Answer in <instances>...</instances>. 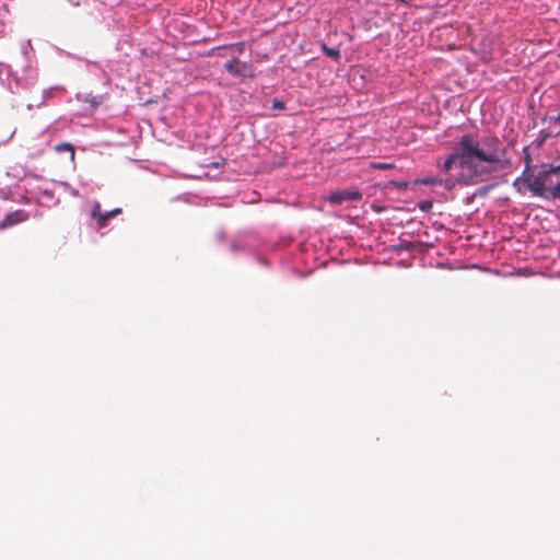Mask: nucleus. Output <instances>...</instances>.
I'll return each mask as SVG.
<instances>
[{
  "mask_svg": "<svg viewBox=\"0 0 560 560\" xmlns=\"http://www.w3.org/2000/svg\"><path fill=\"white\" fill-rule=\"evenodd\" d=\"M91 215L93 219H95L98 222V220L102 215L100 202H97V201L94 202Z\"/></svg>",
  "mask_w": 560,
  "mask_h": 560,
  "instance_id": "f8f14e48",
  "label": "nucleus"
},
{
  "mask_svg": "<svg viewBox=\"0 0 560 560\" xmlns=\"http://www.w3.org/2000/svg\"><path fill=\"white\" fill-rule=\"evenodd\" d=\"M323 50L325 51V54L327 56H329L334 60H338L340 58V51L338 49H336V48H330V47H328V46H326L324 44L323 45Z\"/></svg>",
  "mask_w": 560,
  "mask_h": 560,
  "instance_id": "6e6552de",
  "label": "nucleus"
},
{
  "mask_svg": "<svg viewBox=\"0 0 560 560\" xmlns=\"http://www.w3.org/2000/svg\"><path fill=\"white\" fill-rule=\"evenodd\" d=\"M456 184H462L459 182V176L457 178H446L442 179V186H444L446 189L451 190L455 187Z\"/></svg>",
  "mask_w": 560,
  "mask_h": 560,
  "instance_id": "9d476101",
  "label": "nucleus"
},
{
  "mask_svg": "<svg viewBox=\"0 0 560 560\" xmlns=\"http://www.w3.org/2000/svg\"><path fill=\"white\" fill-rule=\"evenodd\" d=\"M529 175H532V173H530L529 166L527 165V167H525V170H524V172L522 174V177H523L525 183H527V179H528Z\"/></svg>",
  "mask_w": 560,
  "mask_h": 560,
  "instance_id": "2eb2a0df",
  "label": "nucleus"
},
{
  "mask_svg": "<svg viewBox=\"0 0 560 560\" xmlns=\"http://www.w3.org/2000/svg\"><path fill=\"white\" fill-rule=\"evenodd\" d=\"M372 167L377 170H389L393 165L388 163H372Z\"/></svg>",
  "mask_w": 560,
  "mask_h": 560,
  "instance_id": "4468645a",
  "label": "nucleus"
},
{
  "mask_svg": "<svg viewBox=\"0 0 560 560\" xmlns=\"http://www.w3.org/2000/svg\"><path fill=\"white\" fill-rule=\"evenodd\" d=\"M524 160H525L526 166L528 165L530 167L532 158L528 153L525 154Z\"/></svg>",
  "mask_w": 560,
  "mask_h": 560,
  "instance_id": "6ab92c4d",
  "label": "nucleus"
},
{
  "mask_svg": "<svg viewBox=\"0 0 560 560\" xmlns=\"http://www.w3.org/2000/svg\"><path fill=\"white\" fill-rule=\"evenodd\" d=\"M362 199V192L359 189H343L331 192L327 200L332 205H341L347 201H359Z\"/></svg>",
  "mask_w": 560,
  "mask_h": 560,
  "instance_id": "20e7f679",
  "label": "nucleus"
},
{
  "mask_svg": "<svg viewBox=\"0 0 560 560\" xmlns=\"http://www.w3.org/2000/svg\"><path fill=\"white\" fill-rule=\"evenodd\" d=\"M224 69L233 77L242 79L255 77L254 66L248 62L240 61L237 58H233L225 62Z\"/></svg>",
  "mask_w": 560,
  "mask_h": 560,
  "instance_id": "7ed1b4c3",
  "label": "nucleus"
},
{
  "mask_svg": "<svg viewBox=\"0 0 560 560\" xmlns=\"http://www.w3.org/2000/svg\"><path fill=\"white\" fill-rule=\"evenodd\" d=\"M398 187H406L407 184L406 183H401V184H396Z\"/></svg>",
  "mask_w": 560,
  "mask_h": 560,
  "instance_id": "aec40b11",
  "label": "nucleus"
},
{
  "mask_svg": "<svg viewBox=\"0 0 560 560\" xmlns=\"http://www.w3.org/2000/svg\"><path fill=\"white\" fill-rule=\"evenodd\" d=\"M222 48L235 49L238 54H243L245 50V43L241 42V43H236V44H231V45L223 46Z\"/></svg>",
  "mask_w": 560,
  "mask_h": 560,
  "instance_id": "9b49d317",
  "label": "nucleus"
},
{
  "mask_svg": "<svg viewBox=\"0 0 560 560\" xmlns=\"http://www.w3.org/2000/svg\"><path fill=\"white\" fill-rule=\"evenodd\" d=\"M458 161L459 167L467 170L459 175V182L463 185H477L489 178L495 171L491 165L508 163L506 149L502 141L494 135L485 136L481 139L474 133L463 135L455 147V151L450 154L443 163L436 162V166L445 173H448Z\"/></svg>",
  "mask_w": 560,
  "mask_h": 560,
  "instance_id": "f257e3e1",
  "label": "nucleus"
},
{
  "mask_svg": "<svg viewBox=\"0 0 560 560\" xmlns=\"http://www.w3.org/2000/svg\"><path fill=\"white\" fill-rule=\"evenodd\" d=\"M492 187H493V185L485 186V187L479 188V190H478V191H479V194L485 195V194H487V192H488Z\"/></svg>",
  "mask_w": 560,
  "mask_h": 560,
  "instance_id": "dca6fc26",
  "label": "nucleus"
},
{
  "mask_svg": "<svg viewBox=\"0 0 560 560\" xmlns=\"http://www.w3.org/2000/svg\"><path fill=\"white\" fill-rule=\"evenodd\" d=\"M545 167L535 177L533 175L528 176V189L537 197L560 199V163L558 165H546Z\"/></svg>",
  "mask_w": 560,
  "mask_h": 560,
  "instance_id": "f03ea898",
  "label": "nucleus"
},
{
  "mask_svg": "<svg viewBox=\"0 0 560 560\" xmlns=\"http://www.w3.org/2000/svg\"><path fill=\"white\" fill-rule=\"evenodd\" d=\"M416 183L429 186L442 185V178L439 177H423L421 179H417Z\"/></svg>",
  "mask_w": 560,
  "mask_h": 560,
  "instance_id": "0eeeda50",
  "label": "nucleus"
},
{
  "mask_svg": "<svg viewBox=\"0 0 560 560\" xmlns=\"http://www.w3.org/2000/svg\"><path fill=\"white\" fill-rule=\"evenodd\" d=\"M433 203L431 200H422L419 202L418 207L421 211H429L432 208Z\"/></svg>",
  "mask_w": 560,
  "mask_h": 560,
  "instance_id": "ddd939ff",
  "label": "nucleus"
},
{
  "mask_svg": "<svg viewBox=\"0 0 560 560\" xmlns=\"http://www.w3.org/2000/svg\"><path fill=\"white\" fill-rule=\"evenodd\" d=\"M551 121L555 124V125H559L560 126V113L556 116V117H552L551 118ZM558 136H560V130L558 131L557 133Z\"/></svg>",
  "mask_w": 560,
  "mask_h": 560,
  "instance_id": "a211bd4d",
  "label": "nucleus"
},
{
  "mask_svg": "<svg viewBox=\"0 0 560 560\" xmlns=\"http://www.w3.org/2000/svg\"><path fill=\"white\" fill-rule=\"evenodd\" d=\"M121 212V209L120 208H116L112 211H108V212H105V213H102L98 222H97V225H98V229H102V228H105L106 224H107V221L114 217H116L117 214H119Z\"/></svg>",
  "mask_w": 560,
  "mask_h": 560,
  "instance_id": "423d86ee",
  "label": "nucleus"
},
{
  "mask_svg": "<svg viewBox=\"0 0 560 560\" xmlns=\"http://www.w3.org/2000/svg\"><path fill=\"white\" fill-rule=\"evenodd\" d=\"M56 150L58 152H62V151H68L70 152V155H71V160L74 159V148L72 144L70 143H60L56 147Z\"/></svg>",
  "mask_w": 560,
  "mask_h": 560,
  "instance_id": "1a4fd4ad",
  "label": "nucleus"
},
{
  "mask_svg": "<svg viewBox=\"0 0 560 560\" xmlns=\"http://www.w3.org/2000/svg\"><path fill=\"white\" fill-rule=\"evenodd\" d=\"M28 219V214L24 210H16L5 215L0 222V230L24 222Z\"/></svg>",
  "mask_w": 560,
  "mask_h": 560,
  "instance_id": "39448f33",
  "label": "nucleus"
},
{
  "mask_svg": "<svg viewBox=\"0 0 560 560\" xmlns=\"http://www.w3.org/2000/svg\"><path fill=\"white\" fill-rule=\"evenodd\" d=\"M273 107L275 108H278V109H283L284 108V104L278 100H275L273 101Z\"/></svg>",
  "mask_w": 560,
  "mask_h": 560,
  "instance_id": "f3484780",
  "label": "nucleus"
}]
</instances>
